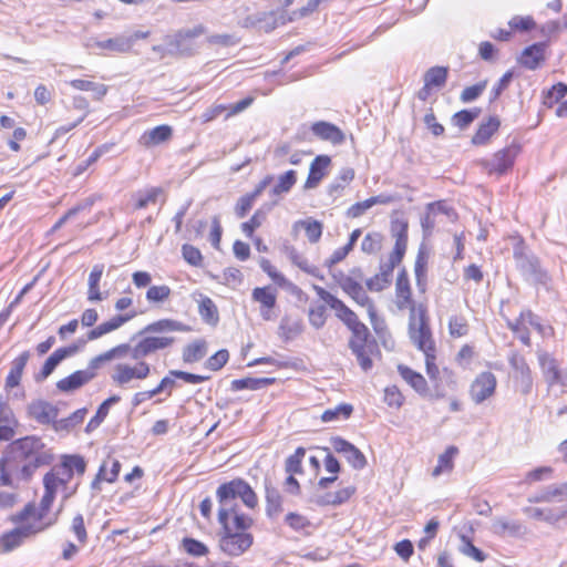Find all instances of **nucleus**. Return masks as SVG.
<instances>
[{
	"label": "nucleus",
	"instance_id": "obj_58",
	"mask_svg": "<svg viewBox=\"0 0 567 567\" xmlns=\"http://www.w3.org/2000/svg\"><path fill=\"white\" fill-rule=\"evenodd\" d=\"M456 446H449L444 453L439 456L437 465L434 467L432 475L439 476L443 471L453 468V458L457 454Z\"/></svg>",
	"mask_w": 567,
	"mask_h": 567
},
{
	"label": "nucleus",
	"instance_id": "obj_33",
	"mask_svg": "<svg viewBox=\"0 0 567 567\" xmlns=\"http://www.w3.org/2000/svg\"><path fill=\"white\" fill-rule=\"evenodd\" d=\"M255 14L257 30L264 31L266 33L274 31L278 25H284L287 22L285 11H258L255 12Z\"/></svg>",
	"mask_w": 567,
	"mask_h": 567
},
{
	"label": "nucleus",
	"instance_id": "obj_23",
	"mask_svg": "<svg viewBox=\"0 0 567 567\" xmlns=\"http://www.w3.org/2000/svg\"><path fill=\"white\" fill-rule=\"evenodd\" d=\"M331 158L328 155H318L310 164L309 174L303 185L305 189L316 188L328 174Z\"/></svg>",
	"mask_w": 567,
	"mask_h": 567
},
{
	"label": "nucleus",
	"instance_id": "obj_46",
	"mask_svg": "<svg viewBox=\"0 0 567 567\" xmlns=\"http://www.w3.org/2000/svg\"><path fill=\"white\" fill-rule=\"evenodd\" d=\"M449 75V68L432 66L423 75V81L432 86L441 89L445 85Z\"/></svg>",
	"mask_w": 567,
	"mask_h": 567
},
{
	"label": "nucleus",
	"instance_id": "obj_25",
	"mask_svg": "<svg viewBox=\"0 0 567 567\" xmlns=\"http://www.w3.org/2000/svg\"><path fill=\"white\" fill-rule=\"evenodd\" d=\"M408 229L409 223L405 218H392L391 219V234L395 239L394 248L392 254L396 258L404 257L408 247Z\"/></svg>",
	"mask_w": 567,
	"mask_h": 567
},
{
	"label": "nucleus",
	"instance_id": "obj_4",
	"mask_svg": "<svg viewBox=\"0 0 567 567\" xmlns=\"http://www.w3.org/2000/svg\"><path fill=\"white\" fill-rule=\"evenodd\" d=\"M409 337L412 343L424 353L435 351L429 323L427 308L423 303L413 306L410 311Z\"/></svg>",
	"mask_w": 567,
	"mask_h": 567
},
{
	"label": "nucleus",
	"instance_id": "obj_3",
	"mask_svg": "<svg viewBox=\"0 0 567 567\" xmlns=\"http://www.w3.org/2000/svg\"><path fill=\"white\" fill-rule=\"evenodd\" d=\"M513 259L525 281L535 286H547L550 282V275L542 266L539 258L528 250L523 241L514 246Z\"/></svg>",
	"mask_w": 567,
	"mask_h": 567
},
{
	"label": "nucleus",
	"instance_id": "obj_7",
	"mask_svg": "<svg viewBox=\"0 0 567 567\" xmlns=\"http://www.w3.org/2000/svg\"><path fill=\"white\" fill-rule=\"evenodd\" d=\"M86 471V461L80 454H64L61 456L60 464L53 466L48 473L53 474L56 487L66 488L68 483L74 474L82 476Z\"/></svg>",
	"mask_w": 567,
	"mask_h": 567
},
{
	"label": "nucleus",
	"instance_id": "obj_32",
	"mask_svg": "<svg viewBox=\"0 0 567 567\" xmlns=\"http://www.w3.org/2000/svg\"><path fill=\"white\" fill-rule=\"evenodd\" d=\"M135 316H136L135 311H132L130 313H124V315H117V316L113 317L112 319H110L109 321H105V322L99 324L97 327H95L94 329H92L91 331H89L87 339L89 340L99 339L102 336L118 329L124 323H126L127 321L133 319Z\"/></svg>",
	"mask_w": 567,
	"mask_h": 567
},
{
	"label": "nucleus",
	"instance_id": "obj_64",
	"mask_svg": "<svg viewBox=\"0 0 567 567\" xmlns=\"http://www.w3.org/2000/svg\"><path fill=\"white\" fill-rule=\"evenodd\" d=\"M182 546L188 555L194 557H202L208 554V547L204 543L192 537H184Z\"/></svg>",
	"mask_w": 567,
	"mask_h": 567
},
{
	"label": "nucleus",
	"instance_id": "obj_40",
	"mask_svg": "<svg viewBox=\"0 0 567 567\" xmlns=\"http://www.w3.org/2000/svg\"><path fill=\"white\" fill-rule=\"evenodd\" d=\"M276 382L275 378H243L235 379L230 383L231 391L250 390L257 391L267 388Z\"/></svg>",
	"mask_w": 567,
	"mask_h": 567
},
{
	"label": "nucleus",
	"instance_id": "obj_18",
	"mask_svg": "<svg viewBox=\"0 0 567 567\" xmlns=\"http://www.w3.org/2000/svg\"><path fill=\"white\" fill-rule=\"evenodd\" d=\"M537 358L545 380L549 385L567 386V378L561 374L558 362L554 357L548 352H539Z\"/></svg>",
	"mask_w": 567,
	"mask_h": 567
},
{
	"label": "nucleus",
	"instance_id": "obj_27",
	"mask_svg": "<svg viewBox=\"0 0 567 567\" xmlns=\"http://www.w3.org/2000/svg\"><path fill=\"white\" fill-rule=\"evenodd\" d=\"M398 371L401 378L421 396L425 398L431 395L429 384L421 373L404 364H399Z\"/></svg>",
	"mask_w": 567,
	"mask_h": 567
},
{
	"label": "nucleus",
	"instance_id": "obj_48",
	"mask_svg": "<svg viewBox=\"0 0 567 567\" xmlns=\"http://www.w3.org/2000/svg\"><path fill=\"white\" fill-rule=\"evenodd\" d=\"M353 412V406L349 403H340L333 409H328L321 414V421L324 423L348 420Z\"/></svg>",
	"mask_w": 567,
	"mask_h": 567
},
{
	"label": "nucleus",
	"instance_id": "obj_45",
	"mask_svg": "<svg viewBox=\"0 0 567 567\" xmlns=\"http://www.w3.org/2000/svg\"><path fill=\"white\" fill-rule=\"evenodd\" d=\"M252 300L259 302L261 308L272 309L277 302L276 290L270 287H257L251 293Z\"/></svg>",
	"mask_w": 567,
	"mask_h": 567
},
{
	"label": "nucleus",
	"instance_id": "obj_12",
	"mask_svg": "<svg viewBox=\"0 0 567 567\" xmlns=\"http://www.w3.org/2000/svg\"><path fill=\"white\" fill-rule=\"evenodd\" d=\"M330 443L332 449L337 453L342 454L354 470H362L367 466L365 455L349 441L341 436H332Z\"/></svg>",
	"mask_w": 567,
	"mask_h": 567
},
{
	"label": "nucleus",
	"instance_id": "obj_37",
	"mask_svg": "<svg viewBox=\"0 0 567 567\" xmlns=\"http://www.w3.org/2000/svg\"><path fill=\"white\" fill-rule=\"evenodd\" d=\"M92 380L91 372H85L84 370H78L66 378L61 379L56 382V388L61 392L70 393L73 392Z\"/></svg>",
	"mask_w": 567,
	"mask_h": 567
},
{
	"label": "nucleus",
	"instance_id": "obj_30",
	"mask_svg": "<svg viewBox=\"0 0 567 567\" xmlns=\"http://www.w3.org/2000/svg\"><path fill=\"white\" fill-rule=\"evenodd\" d=\"M265 498H266V515L270 519H275L282 513L284 497L279 489L275 487L269 480H265Z\"/></svg>",
	"mask_w": 567,
	"mask_h": 567
},
{
	"label": "nucleus",
	"instance_id": "obj_31",
	"mask_svg": "<svg viewBox=\"0 0 567 567\" xmlns=\"http://www.w3.org/2000/svg\"><path fill=\"white\" fill-rule=\"evenodd\" d=\"M85 47L87 49L96 47L102 50H110V51H114V52L124 53V52H128L132 49L133 39H127V37H124V35H120V37H115V38H111V39H106V40H102V41L91 39L85 43Z\"/></svg>",
	"mask_w": 567,
	"mask_h": 567
},
{
	"label": "nucleus",
	"instance_id": "obj_50",
	"mask_svg": "<svg viewBox=\"0 0 567 567\" xmlns=\"http://www.w3.org/2000/svg\"><path fill=\"white\" fill-rule=\"evenodd\" d=\"M297 182V172L289 169L278 177L277 184L271 188L270 194L272 196H279L281 194L290 192Z\"/></svg>",
	"mask_w": 567,
	"mask_h": 567
},
{
	"label": "nucleus",
	"instance_id": "obj_52",
	"mask_svg": "<svg viewBox=\"0 0 567 567\" xmlns=\"http://www.w3.org/2000/svg\"><path fill=\"white\" fill-rule=\"evenodd\" d=\"M385 199L382 198V196H372L370 198H367L363 202H358L353 205H351L346 215L349 218H358L362 216L368 209H370L375 204H384Z\"/></svg>",
	"mask_w": 567,
	"mask_h": 567
},
{
	"label": "nucleus",
	"instance_id": "obj_28",
	"mask_svg": "<svg viewBox=\"0 0 567 567\" xmlns=\"http://www.w3.org/2000/svg\"><path fill=\"white\" fill-rule=\"evenodd\" d=\"M491 530L499 537H522L526 535L527 528L518 520H507L503 517H497L493 520Z\"/></svg>",
	"mask_w": 567,
	"mask_h": 567
},
{
	"label": "nucleus",
	"instance_id": "obj_34",
	"mask_svg": "<svg viewBox=\"0 0 567 567\" xmlns=\"http://www.w3.org/2000/svg\"><path fill=\"white\" fill-rule=\"evenodd\" d=\"M303 331V322L301 318H293L292 316L286 315L281 318L278 334L285 341L289 342L301 334Z\"/></svg>",
	"mask_w": 567,
	"mask_h": 567
},
{
	"label": "nucleus",
	"instance_id": "obj_42",
	"mask_svg": "<svg viewBox=\"0 0 567 567\" xmlns=\"http://www.w3.org/2000/svg\"><path fill=\"white\" fill-rule=\"evenodd\" d=\"M121 398L118 395H112L104 400L97 408L95 415L89 421L85 427V432L90 433L97 429L101 423L105 420L109 414L110 408L113 404L120 402Z\"/></svg>",
	"mask_w": 567,
	"mask_h": 567
},
{
	"label": "nucleus",
	"instance_id": "obj_19",
	"mask_svg": "<svg viewBox=\"0 0 567 567\" xmlns=\"http://www.w3.org/2000/svg\"><path fill=\"white\" fill-rule=\"evenodd\" d=\"M56 522V516L53 520L47 523L43 527L34 528L32 525L21 526L12 529L2 537V546L4 551H11L20 546L24 538L43 530L45 527L53 525Z\"/></svg>",
	"mask_w": 567,
	"mask_h": 567
},
{
	"label": "nucleus",
	"instance_id": "obj_41",
	"mask_svg": "<svg viewBox=\"0 0 567 567\" xmlns=\"http://www.w3.org/2000/svg\"><path fill=\"white\" fill-rule=\"evenodd\" d=\"M207 351V342L204 339H198L184 347L182 359L187 364L196 363L206 357Z\"/></svg>",
	"mask_w": 567,
	"mask_h": 567
},
{
	"label": "nucleus",
	"instance_id": "obj_36",
	"mask_svg": "<svg viewBox=\"0 0 567 567\" xmlns=\"http://www.w3.org/2000/svg\"><path fill=\"white\" fill-rule=\"evenodd\" d=\"M30 359V352L23 351L19 357H17L11 362L10 371L6 378V390H12L13 388L18 386L20 384L23 370Z\"/></svg>",
	"mask_w": 567,
	"mask_h": 567
},
{
	"label": "nucleus",
	"instance_id": "obj_63",
	"mask_svg": "<svg viewBox=\"0 0 567 567\" xmlns=\"http://www.w3.org/2000/svg\"><path fill=\"white\" fill-rule=\"evenodd\" d=\"M309 323L317 330L321 329L327 321V308L324 305H316L308 310Z\"/></svg>",
	"mask_w": 567,
	"mask_h": 567
},
{
	"label": "nucleus",
	"instance_id": "obj_56",
	"mask_svg": "<svg viewBox=\"0 0 567 567\" xmlns=\"http://www.w3.org/2000/svg\"><path fill=\"white\" fill-rule=\"evenodd\" d=\"M354 178V171L351 167H344L341 169L336 179L328 186V193L330 196L339 194L346 184H349Z\"/></svg>",
	"mask_w": 567,
	"mask_h": 567
},
{
	"label": "nucleus",
	"instance_id": "obj_44",
	"mask_svg": "<svg viewBox=\"0 0 567 567\" xmlns=\"http://www.w3.org/2000/svg\"><path fill=\"white\" fill-rule=\"evenodd\" d=\"M349 348L352 351V353L355 355L359 365L363 371H369L373 367L372 359L369 355V352H371V349L373 347H362L361 343L355 341L354 339L349 340Z\"/></svg>",
	"mask_w": 567,
	"mask_h": 567
},
{
	"label": "nucleus",
	"instance_id": "obj_24",
	"mask_svg": "<svg viewBox=\"0 0 567 567\" xmlns=\"http://www.w3.org/2000/svg\"><path fill=\"white\" fill-rule=\"evenodd\" d=\"M395 297L396 306L400 310H403L405 308H410L411 310L413 306H416L414 300L412 299L410 279L404 268L399 271L396 277Z\"/></svg>",
	"mask_w": 567,
	"mask_h": 567
},
{
	"label": "nucleus",
	"instance_id": "obj_16",
	"mask_svg": "<svg viewBox=\"0 0 567 567\" xmlns=\"http://www.w3.org/2000/svg\"><path fill=\"white\" fill-rule=\"evenodd\" d=\"M58 414L59 409L45 400H34L27 405L28 417L41 425H53Z\"/></svg>",
	"mask_w": 567,
	"mask_h": 567
},
{
	"label": "nucleus",
	"instance_id": "obj_61",
	"mask_svg": "<svg viewBox=\"0 0 567 567\" xmlns=\"http://www.w3.org/2000/svg\"><path fill=\"white\" fill-rule=\"evenodd\" d=\"M458 549L463 555L468 556L478 563L486 559V554L474 546L471 538L465 535H461V545Z\"/></svg>",
	"mask_w": 567,
	"mask_h": 567
},
{
	"label": "nucleus",
	"instance_id": "obj_47",
	"mask_svg": "<svg viewBox=\"0 0 567 567\" xmlns=\"http://www.w3.org/2000/svg\"><path fill=\"white\" fill-rule=\"evenodd\" d=\"M481 114L480 107L465 109L456 112L451 117V122L460 130H466Z\"/></svg>",
	"mask_w": 567,
	"mask_h": 567
},
{
	"label": "nucleus",
	"instance_id": "obj_26",
	"mask_svg": "<svg viewBox=\"0 0 567 567\" xmlns=\"http://www.w3.org/2000/svg\"><path fill=\"white\" fill-rule=\"evenodd\" d=\"M546 47V42H537L526 47L518 59V63L528 70H536L545 60Z\"/></svg>",
	"mask_w": 567,
	"mask_h": 567
},
{
	"label": "nucleus",
	"instance_id": "obj_2",
	"mask_svg": "<svg viewBox=\"0 0 567 567\" xmlns=\"http://www.w3.org/2000/svg\"><path fill=\"white\" fill-rule=\"evenodd\" d=\"M38 436L30 435L12 441L4 450L0 458V481L4 486L12 485L11 472L18 471L20 463L42 444Z\"/></svg>",
	"mask_w": 567,
	"mask_h": 567
},
{
	"label": "nucleus",
	"instance_id": "obj_1",
	"mask_svg": "<svg viewBox=\"0 0 567 567\" xmlns=\"http://www.w3.org/2000/svg\"><path fill=\"white\" fill-rule=\"evenodd\" d=\"M216 497L219 504L218 523L221 526H226V523H229L231 513L238 511V498H240L248 508H255L258 505L257 494L243 478H234L220 484L217 487Z\"/></svg>",
	"mask_w": 567,
	"mask_h": 567
},
{
	"label": "nucleus",
	"instance_id": "obj_10",
	"mask_svg": "<svg viewBox=\"0 0 567 567\" xmlns=\"http://www.w3.org/2000/svg\"><path fill=\"white\" fill-rule=\"evenodd\" d=\"M54 461V455L51 449H48L44 443L31 454L30 457L20 463L18 476L20 480L28 482L33 476L34 472L43 466L50 465Z\"/></svg>",
	"mask_w": 567,
	"mask_h": 567
},
{
	"label": "nucleus",
	"instance_id": "obj_55",
	"mask_svg": "<svg viewBox=\"0 0 567 567\" xmlns=\"http://www.w3.org/2000/svg\"><path fill=\"white\" fill-rule=\"evenodd\" d=\"M306 455V449L299 446L296 449L295 453L289 455L285 462V471L288 474H302V460Z\"/></svg>",
	"mask_w": 567,
	"mask_h": 567
},
{
	"label": "nucleus",
	"instance_id": "obj_57",
	"mask_svg": "<svg viewBox=\"0 0 567 567\" xmlns=\"http://www.w3.org/2000/svg\"><path fill=\"white\" fill-rule=\"evenodd\" d=\"M296 225L303 227L306 236L311 244H316L320 240L323 225L319 220L309 218L306 220H299Z\"/></svg>",
	"mask_w": 567,
	"mask_h": 567
},
{
	"label": "nucleus",
	"instance_id": "obj_22",
	"mask_svg": "<svg viewBox=\"0 0 567 567\" xmlns=\"http://www.w3.org/2000/svg\"><path fill=\"white\" fill-rule=\"evenodd\" d=\"M173 137V127L167 124L146 130L138 138V144L152 148L168 142Z\"/></svg>",
	"mask_w": 567,
	"mask_h": 567
},
{
	"label": "nucleus",
	"instance_id": "obj_54",
	"mask_svg": "<svg viewBox=\"0 0 567 567\" xmlns=\"http://www.w3.org/2000/svg\"><path fill=\"white\" fill-rule=\"evenodd\" d=\"M198 312L202 319L207 323L216 324L219 320L217 307L208 297H204L200 300Z\"/></svg>",
	"mask_w": 567,
	"mask_h": 567
},
{
	"label": "nucleus",
	"instance_id": "obj_29",
	"mask_svg": "<svg viewBox=\"0 0 567 567\" xmlns=\"http://www.w3.org/2000/svg\"><path fill=\"white\" fill-rule=\"evenodd\" d=\"M43 487H44V494L40 501L38 513H37V519L42 520L47 514L49 513L58 492L56 484H54L53 481V474L52 473H45L43 476Z\"/></svg>",
	"mask_w": 567,
	"mask_h": 567
},
{
	"label": "nucleus",
	"instance_id": "obj_59",
	"mask_svg": "<svg viewBox=\"0 0 567 567\" xmlns=\"http://www.w3.org/2000/svg\"><path fill=\"white\" fill-rule=\"evenodd\" d=\"M270 209V206L266 210L264 208L257 209L249 220L241 224L243 233L247 237H252L255 229L261 226V224L267 217L268 210Z\"/></svg>",
	"mask_w": 567,
	"mask_h": 567
},
{
	"label": "nucleus",
	"instance_id": "obj_14",
	"mask_svg": "<svg viewBox=\"0 0 567 567\" xmlns=\"http://www.w3.org/2000/svg\"><path fill=\"white\" fill-rule=\"evenodd\" d=\"M175 342L173 337H145L132 349V359L141 360L157 350L166 349Z\"/></svg>",
	"mask_w": 567,
	"mask_h": 567
},
{
	"label": "nucleus",
	"instance_id": "obj_11",
	"mask_svg": "<svg viewBox=\"0 0 567 567\" xmlns=\"http://www.w3.org/2000/svg\"><path fill=\"white\" fill-rule=\"evenodd\" d=\"M312 289L318 297L328 305L331 309L336 310V316L348 327L355 324L359 321L358 316L352 311L342 300L327 291L324 288L312 285Z\"/></svg>",
	"mask_w": 567,
	"mask_h": 567
},
{
	"label": "nucleus",
	"instance_id": "obj_17",
	"mask_svg": "<svg viewBox=\"0 0 567 567\" xmlns=\"http://www.w3.org/2000/svg\"><path fill=\"white\" fill-rule=\"evenodd\" d=\"M79 351V347L76 344H70L68 347H62L53 351L49 358L45 360L42 369L39 373L34 375L35 382H43L48 379L56 367L66 358L75 354Z\"/></svg>",
	"mask_w": 567,
	"mask_h": 567
},
{
	"label": "nucleus",
	"instance_id": "obj_60",
	"mask_svg": "<svg viewBox=\"0 0 567 567\" xmlns=\"http://www.w3.org/2000/svg\"><path fill=\"white\" fill-rule=\"evenodd\" d=\"M567 94V84L558 82L554 84L544 96V105L553 107L555 104L560 102Z\"/></svg>",
	"mask_w": 567,
	"mask_h": 567
},
{
	"label": "nucleus",
	"instance_id": "obj_38",
	"mask_svg": "<svg viewBox=\"0 0 567 567\" xmlns=\"http://www.w3.org/2000/svg\"><path fill=\"white\" fill-rule=\"evenodd\" d=\"M181 331L188 332L190 327L173 319H161L147 324L138 334L153 333V332H169Z\"/></svg>",
	"mask_w": 567,
	"mask_h": 567
},
{
	"label": "nucleus",
	"instance_id": "obj_8",
	"mask_svg": "<svg viewBox=\"0 0 567 567\" xmlns=\"http://www.w3.org/2000/svg\"><path fill=\"white\" fill-rule=\"evenodd\" d=\"M342 290L348 293L358 305L367 307L370 321L375 331H378V313L372 300L365 293L363 287L350 276L341 275L339 281Z\"/></svg>",
	"mask_w": 567,
	"mask_h": 567
},
{
	"label": "nucleus",
	"instance_id": "obj_49",
	"mask_svg": "<svg viewBox=\"0 0 567 567\" xmlns=\"http://www.w3.org/2000/svg\"><path fill=\"white\" fill-rule=\"evenodd\" d=\"M87 410L85 408L79 409L75 412H73L70 416L61 420H54L53 429L56 432L66 431L69 432L72 430L75 425L83 422Z\"/></svg>",
	"mask_w": 567,
	"mask_h": 567
},
{
	"label": "nucleus",
	"instance_id": "obj_20",
	"mask_svg": "<svg viewBox=\"0 0 567 567\" xmlns=\"http://www.w3.org/2000/svg\"><path fill=\"white\" fill-rule=\"evenodd\" d=\"M18 424L8 400L0 395V441H11Z\"/></svg>",
	"mask_w": 567,
	"mask_h": 567
},
{
	"label": "nucleus",
	"instance_id": "obj_62",
	"mask_svg": "<svg viewBox=\"0 0 567 567\" xmlns=\"http://www.w3.org/2000/svg\"><path fill=\"white\" fill-rule=\"evenodd\" d=\"M159 193L161 189L155 187L150 188L145 192H137L133 196L135 199L134 207L136 209H143L146 208L150 204H155Z\"/></svg>",
	"mask_w": 567,
	"mask_h": 567
},
{
	"label": "nucleus",
	"instance_id": "obj_6",
	"mask_svg": "<svg viewBox=\"0 0 567 567\" xmlns=\"http://www.w3.org/2000/svg\"><path fill=\"white\" fill-rule=\"evenodd\" d=\"M204 33V27L197 25L193 29L179 30L175 34L164 38L167 44V54L172 56H192L195 54L197 47L194 39Z\"/></svg>",
	"mask_w": 567,
	"mask_h": 567
},
{
	"label": "nucleus",
	"instance_id": "obj_5",
	"mask_svg": "<svg viewBox=\"0 0 567 567\" xmlns=\"http://www.w3.org/2000/svg\"><path fill=\"white\" fill-rule=\"evenodd\" d=\"M519 152L520 145L513 141L503 150L497 151L493 155V158H483L478 162V164L486 174L502 176L507 174L513 168Z\"/></svg>",
	"mask_w": 567,
	"mask_h": 567
},
{
	"label": "nucleus",
	"instance_id": "obj_43",
	"mask_svg": "<svg viewBox=\"0 0 567 567\" xmlns=\"http://www.w3.org/2000/svg\"><path fill=\"white\" fill-rule=\"evenodd\" d=\"M70 86L79 91H91L94 94V99L100 101L107 93V86L102 83H96L82 79H74L68 82Z\"/></svg>",
	"mask_w": 567,
	"mask_h": 567
},
{
	"label": "nucleus",
	"instance_id": "obj_15",
	"mask_svg": "<svg viewBox=\"0 0 567 567\" xmlns=\"http://www.w3.org/2000/svg\"><path fill=\"white\" fill-rule=\"evenodd\" d=\"M403 257L396 258L394 254H390L389 260L380 265V272L367 280L365 285L371 291H382L392 280L394 268L400 265Z\"/></svg>",
	"mask_w": 567,
	"mask_h": 567
},
{
	"label": "nucleus",
	"instance_id": "obj_53",
	"mask_svg": "<svg viewBox=\"0 0 567 567\" xmlns=\"http://www.w3.org/2000/svg\"><path fill=\"white\" fill-rule=\"evenodd\" d=\"M426 266L427 258L425 252L420 249L414 264V274L416 286L421 291H425L426 288Z\"/></svg>",
	"mask_w": 567,
	"mask_h": 567
},
{
	"label": "nucleus",
	"instance_id": "obj_35",
	"mask_svg": "<svg viewBox=\"0 0 567 567\" xmlns=\"http://www.w3.org/2000/svg\"><path fill=\"white\" fill-rule=\"evenodd\" d=\"M499 126L501 121L498 116H489L486 122H482L478 125L475 134L472 136V144L476 146L486 145Z\"/></svg>",
	"mask_w": 567,
	"mask_h": 567
},
{
	"label": "nucleus",
	"instance_id": "obj_21",
	"mask_svg": "<svg viewBox=\"0 0 567 567\" xmlns=\"http://www.w3.org/2000/svg\"><path fill=\"white\" fill-rule=\"evenodd\" d=\"M310 130L316 137L321 141L330 142L333 145H341L346 141V135L341 128L330 122H315Z\"/></svg>",
	"mask_w": 567,
	"mask_h": 567
},
{
	"label": "nucleus",
	"instance_id": "obj_39",
	"mask_svg": "<svg viewBox=\"0 0 567 567\" xmlns=\"http://www.w3.org/2000/svg\"><path fill=\"white\" fill-rule=\"evenodd\" d=\"M524 514L529 518L544 520L550 524L557 523L567 515V509H554V508H538V507H525Z\"/></svg>",
	"mask_w": 567,
	"mask_h": 567
},
{
	"label": "nucleus",
	"instance_id": "obj_13",
	"mask_svg": "<svg viewBox=\"0 0 567 567\" xmlns=\"http://www.w3.org/2000/svg\"><path fill=\"white\" fill-rule=\"evenodd\" d=\"M496 385L497 380L494 373L489 371L480 373L471 385L470 394L472 400L476 404L483 403L495 393Z\"/></svg>",
	"mask_w": 567,
	"mask_h": 567
},
{
	"label": "nucleus",
	"instance_id": "obj_9",
	"mask_svg": "<svg viewBox=\"0 0 567 567\" xmlns=\"http://www.w3.org/2000/svg\"><path fill=\"white\" fill-rule=\"evenodd\" d=\"M223 527V536L220 538V548L229 556H239L245 553L254 542V537L249 533L233 532L229 523Z\"/></svg>",
	"mask_w": 567,
	"mask_h": 567
},
{
	"label": "nucleus",
	"instance_id": "obj_51",
	"mask_svg": "<svg viewBox=\"0 0 567 567\" xmlns=\"http://www.w3.org/2000/svg\"><path fill=\"white\" fill-rule=\"evenodd\" d=\"M509 365L512 369L517 372L524 382H526L527 388H530L532 385V375H530V369L525 360L524 357L519 355L518 353H513L508 359ZM529 389H527L525 392H528Z\"/></svg>",
	"mask_w": 567,
	"mask_h": 567
}]
</instances>
